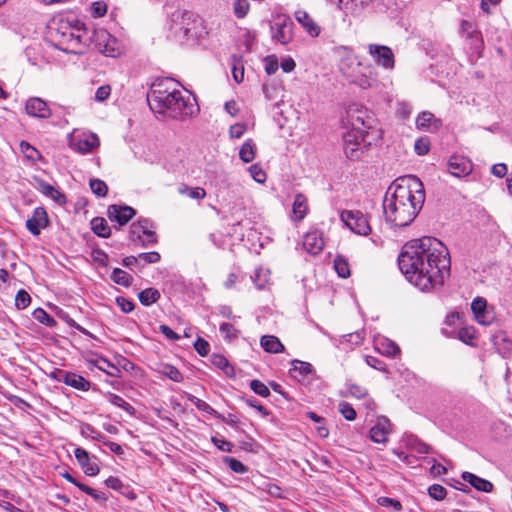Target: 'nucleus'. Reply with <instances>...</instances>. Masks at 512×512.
<instances>
[{"mask_svg": "<svg viewBox=\"0 0 512 512\" xmlns=\"http://www.w3.org/2000/svg\"><path fill=\"white\" fill-rule=\"evenodd\" d=\"M398 266L406 279L424 292L444 285L450 275L447 247L438 239L423 237L408 242L398 256Z\"/></svg>", "mask_w": 512, "mask_h": 512, "instance_id": "1", "label": "nucleus"}, {"mask_svg": "<svg viewBox=\"0 0 512 512\" xmlns=\"http://www.w3.org/2000/svg\"><path fill=\"white\" fill-rule=\"evenodd\" d=\"M425 201V191L421 180L414 175H406L394 180L388 187L383 211L386 222L394 227L410 225Z\"/></svg>", "mask_w": 512, "mask_h": 512, "instance_id": "2", "label": "nucleus"}, {"mask_svg": "<svg viewBox=\"0 0 512 512\" xmlns=\"http://www.w3.org/2000/svg\"><path fill=\"white\" fill-rule=\"evenodd\" d=\"M147 101L154 114L174 120H184L197 110L195 98L181 91L178 82L171 78L156 79Z\"/></svg>", "mask_w": 512, "mask_h": 512, "instance_id": "3", "label": "nucleus"}, {"mask_svg": "<svg viewBox=\"0 0 512 512\" xmlns=\"http://www.w3.org/2000/svg\"><path fill=\"white\" fill-rule=\"evenodd\" d=\"M169 31L181 44L194 43L207 34L203 19L191 12L176 10L170 16Z\"/></svg>", "mask_w": 512, "mask_h": 512, "instance_id": "4", "label": "nucleus"}, {"mask_svg": "<svg viewBox=\"0 0 512 512\" xmlns=\"http://www.w3.org/2000/svg\"><path fill=\"white\" fill-rule=\"evenodd\" d=\"M49 36L53 45L70 54H82L85 51V42L79 29L70 26L67 21H59L49 26Z\"/></svg>", "mask_w": 512, "mask_h": 512, "instance_id": "5", "label": "nucleus"}, {"mask_svg": "<svg viewBox=\"0 0 512 512\" xmlns=\"http://www.w3.org/2000/svg\"><path fill=\"white\" fill-rule=\"evenodd\" d=\"M341 221L352 232L366 236L371 232V226L367 217L361 211L344 210L340 214Z\"/></svg>", "mask_w": 512, "mask_h": 512, "instance_id": "6", "label": "nucleus"}, {"mask_svg": "<svg viewBox=\"0 0 512 512\" xmlns=\"http://www.w3.org/2000/svg\"><path fill=\"white\" fill-rule=\"evenodd\" d=\"M374 122V117L365 108L355 106L347 110V123L351 129L360 130L369 135V130L373 128Z\"/></svg>", "mask_w": 512, "mask_h": 512, "instance_id": "7", "label": "nucleus"}, {"mask_svg": "<svg viewBox=\"0 0 512 512\" xmlns=\"http://www.w3.org/2000/svg\"><path fill=\"white\" fill-rule=\"evenodd\" d=\"M368 53L377 65L382 66L385 69L394 68V53L390 47L379 44H369Z\"/></svg>", "mask_w": 512, "mask_h": 512, "instance_id": "8", "label": "nucleus"}, {"mask_svg": "<svg viewBox=\"0 0 512 512\" xmlns=\"http://www.w3.org/2000/svg\"><path fill=\"white\" fill-rule=\"evenodd\" d=\"M53 377L58 381L68 386H71L77 390L88 391L90 389V382L83 376L78 375L74 372H68L64 370H56L53 373Z\"/></svg>", "mask_w": 512, "mask_h": 512, "instance_id": "9", "label": "nucleus"}, {"mask_svg": "<svg viewBox=\"0 0 512 512\" xmlns=\"http://www.w3.org/2000/svg\"><path fill=\"white\" fill-rule=\"evenodd\" d=\"M48 225L49 218L44 207H36L25 224L27 230L34 236H38Z\"/></svg>", "mask_w": 512, "mask_h": 512, "instance_id": "10", "label": "nucleus"}, {"mask_svg": "<svg viewBox=\"0 0 512 512\" xmlns=\"http://www.w3.org/2000/svg\"><path fill=\"white\" fill-rule=\"evenodd\" d=\"M293 22L289 18H278L271 26L272 38L285 45L292 40Z\"/></svg>", "mask_w": 512, "mask_h": 512, "instance_id": "11", "label": "nucleus"}, {"mask_svg": "<svg viewBox=\"0 0 512 512\" xmlns=\"http://www.w3.org/2000/svg\"><path fill=\"white\" fill-rule=\"evenodd\" d=\"M447 170L455 177H466L472 172V163L464 156L453 155L447 162Z\"/></svg>", "mask_w": 512, "mask_h": 512, "instance_id": "12", "label": "nucleus"}, {"mask_svg": "<svg viewBox=\"0 0 512 512\" xmlns=\"http://www.w3.org/2000/svg\"><path fill=\"white\" fill-rule=\"evenodd\" d=\"M74 455L78 464L87 476L98 475L100 469L96 462L97 458L95 456H90V454L81 447H77L74 450Z\"/></svg>", "mask_w": 512, "mask_h": 512, "instance_id": "13", "label": "nucleus"}, {"mask_svg": "<svg viewBox=\"0 0 512 512\" xmlns=\"http://www.w3.org/2000/svg\"><path fill=\"white\" fill-rule=\"evenodd\" d=\"M136 214L134 208L126 205H110L107 209V216L112 222L120 226L127 224Z\"/></svg>", "mask_w": 512, "mask_h": 512, "instance_id": "14", "label": "nucleus"}, {"mask_svg": "<svg viewBox=\"0 0 512 512\" xmlns=\"http://www.w3.org/2000/svg\"><path fill=\"white\" fill-rule=\"evenodd\" d=\"M25 109L28 115L40 119H47L52 114L47 102L39 97H30L26 101Z\"/></svg>", "mask_w": 512, "mask_h": 512, "instance_id": "15", "label": "nucleus"}, {"mask_svg": "<svg viewBox=\"0 0 512 512\" xmlns=\"http://www.w3.org/2000/svg\"><path fill=\"white\" fill-rule=\"evenodd\" d=\"M391 432V424L388 418L378 417L376 423L370 429V438L375 443H386Z\"/></svg>", "mask_w": 512, "mask_h": 512, "instance_id": "16", "label": "nucleus"}, {"mask_svg": "<svg viewBox=\"0 0 512 512\" xmlns=\"http://www.w3.org/2000/svg\"><path fill=\"white\" fill-rule=\"evenodd\" d=\"M303 247L312 255L319 254L324 247L323 232L312 230L306 233L303 239Z\"/></svg>", "mask_w": 512, "mask_h": 512, "instance_id": "17", "label": "nucleus"}, {"mask_svg": "<svg viewBox=\"0 0 512 512\" xmlns=\"http://www.w3.org/2000/svg\"><path fill=\"white\" fill-rule=\"evenodd\" d=\"M341 70L351 83L363 89L371 88L376 83V78L372 76L371 72H369V74L354 70L350 72L344 67H341Z\"/></svg>", "mask_w": 512, "mask_h": 512, "instance_id": "18", "label": "nucleus"}, {"mask_svg": "<svg viewBox=\"0 0 512 512\" xmlns=\"http://www.w3.org/2000/svg\"><path fill=\"white\" fill-rule=\"evenodd\" d=\"M71 146L74 150L81 154H87L92 152L96 147L99 146V138L96 134H87L73 140Z\"/></svg>", "mask_w": 512, "mask_h": 512, "instance_id": "19", "label": "nucleus"}, {"mask_svg": "<svg viewBox=\"0 0 512 512\" xmlns=\"http://www.w3.org/2000/svg\"><path fill=\"white\" fill-rule=\"evenodd\" d=\"M295 19L311 37H317L321 33V27L306 11H295Z\"/></svg>", "mask_w": 512, "mask_h": 512, "instance_id": "20", "label": "nucleus"}, {"mask_svg": "<svg viewBox=\"0 0 512 512\" xmlns=\"http://www.w3.org/2000/svg\"><path fill=\"white\" fill-rule=\"evenodd\" d=\"M471 309L479 324L489 325L492 322V316L487 312V302L484 298L474 299L471 304Z\"/></svg>", "mask_w": 512, "mask_h": 512, "instance_id": "21", "label": "nucleus"}, {"mask_svg": "<svg viewBox=\"0 0 512 512\" xmlns=\"http://www.w3.org/2000/svg\"><path fill=\"white\" fill-rule=\"evenodd\" d=\"M441 125V121L428 111L420 113L416 119V127L420 130L437 131Z\"/></svg>", "mask_w": 512, "mask_h": 512, "instance_id": "22", "label": "nucleus"}, {"mask_svg": "<svg viewBox=\"0 0 512 512\" xmlns=\"http://www.w3.org/2000/svg\"><path fill=\"white\" fill-rule=\"evenodd\" d=\"M462 479L466 482H468L471 486H473L476 490L482 491V492H491L493 490V484L479 476H476L473 473L470 472H464L462 474Z\"/></svg>", "mask_w": 512, "mask_h": 512, "instance_id": "23", "label": "nucleus"}, {"mask_svg": "<svg viewBox=\"0 0 512 512\" xmlns=\"http://www.w3.org/2000/svg\"><path fill=\"white\" fill-rule=\"evenodd\" d=\"M152 227L153 223L151 220L147 218H140L130 226V240L134 243H139L143 233L146 232L148 228Z\"/></svg>", "mask_w": 512, "mask_h": 512, "instance_id": "24", "label": "nucleus"}, {"mask_svg": "<svg viewBox=\"0 0 512 512\" xmlns=\"http://www.w3.org/2000/svg\"><path fill=\"white\" fill-rule=\"evenodd\" d=\"M260 345L265 352L277 354L284 351V345L279 338L273 335H264L261 337Z\"/></svg>", "mask_w": 512, "mask_h": 512, "instance_id": "25", "label": "nucleus"}, {"mask_svg": "<svg viewBox=\"0 0 512 512\" xmlns=\"http://www.w3.org/2000/svg\"><path fill=\"white\" fill-rule=\"evenodd\" d=\"M376 349L383 355L394 357L400 353L399 346L392 340L382 337L375 341Z\"/></svg>", "mask_w": 512, "mask_h": 512, "instance_id": "26", "label": "nucleus"}, {"mask_svg": "<svg viewBox=\"0 0 512 512\" xmlns=\"http://www.w3.org/2000/svg\"><path fill=\"white\" fill-rule=\"evenodd\" d=\"M405 445L420 454H428L432 452V448L426 443L422 442L416 436L408 435L404 438Z\"/></svg>", "mask_w": 512, "mask_h": 512, "instance_id": "27", "label": "nucleus"}, {"mask_svg": "<svg viewBox=\"0 0 512 512\" xmlns=\"http://www.w3.org/2000/svg\"><path fill=\"white\" fill-rule=\"evenodd\" d=\"M92 231L102 238H108L111 235V228L107 221L102 217H95L91 221Z\"/></svg>", "mask_w": 512, "mask_h": 512, "instance_id": "28", "label": "nucleus"}, {"mask_svg": "<svg viewBox=\"0 0 512 512\" xmlns=\"http://www.w3.org/2000/svg\"><path fill=\"white\" fill-rule=\"evenodd\" d=\"M107 399L112 405L123 409L130 416L133 417L136 415V409L130 403L125 401L121 396L112 392H108Z\"/></svg>", "mask_w": 512, "mask_h": 512, "instance_id": "29", "label": "nucleus"}, {"mask_svg": "<svg viewBox=\"0 0 512 512\" xmlns=\"http://www.w3.org/2000/svg\"><path fill=\"white\" fill-rule=\"evenodd\" d=\"M256 155V145L252 139H247L239 151L240 159L245 163H250Z\"/></svg>", "mask_w": 512, "mask_h": 512, "instance_id": "30", "label": "nucleus"}, {"mask_svg": "<svg viewBox=\"0 0 512 512\" xmlns=\"http://www.w3.org/2000/svg\"><path fill=\"white\" fill-rule=\"evenodd\" d=\"M364 147L365 143H352L349 139L347 142H343L344 153L351 160L358 159L363 153Z\"/></svg>", "mask_w": 512, "mask_h": 512, "instance_id": "31", "label": "nucleus"}, {"mask_svg": "<svg viewBox=\"0 0 512 512\" xmlns=\"http://www.w3.org/2000/svg\"><path fill=\"white\" fill-rule=\"evenodd\" d=\"M138 298L142 305L150 306L159 300L160 292L155 288H147L139 292Z\"/></svg>", "mask_w": 512, "mask_h": 512, "instance_id": "32", "label": "nucleus"}, {"mask_svg": "<svg viewBox=\"0 0 512 512\" xmlns=\"http://www.w3.org/2000/svg\"><path fill=\"white\" fill-rule=\"evenodd\" d=\"M460 33L465 40L475 38L476 43H478V45L480 44V31H478L471 22L462 20Z\"/></svg>", "mask_w": 512, "mask_h": 512, "instance_id": "33", "label": "nucleus"}, {"mask_svg": "<svg viewBox=\"0 0 512 512\" xmlns=\"http://www.w3.org/2000/svg\"><path fill=\"white\" fill-rule=\"evenodd\" d=\"M256 288L262 290L269 281V271L263 268H256L254 274L250 276Z\"/></svg>", "mask_w": 512, "mask_h": 512, "instance_id": "34", "label": "nucleus"}, {"mask_svg": "<svg viewBox=\"0 0 512 512\" xmlns=\"http://www.w3.org/2000/svg\"><path fill=\"white\" fill-rule=\"evenodd\" d=\"M307 212L306 199L303 195L297 194L293 202V213L297 220H302Z\"/></svg>", "mask_w": 512, "mask_h": 512, "instance_id": "35", "label": "nucleus"}, {"mask_svg": "<svg viewBox=\"0 0 512 512\" xmlns=\"http://www.w3.org/2000/svg\"><path fill=\"white\" fill-rule=\"evenodd\" d=\"M111 279L114 283L124 287H129L133 281L132 276L120 268H115L113 270Z\"/></svg>", "mask_w": 512, "mask_h": 512, "instance_id": "36", "label": "nucleus"}, {"mask_svg": "<svg viewBox=\"0 0 512 512\" xmlns=\"http://www.w3.org/2000/svg\"><path fill=\"white\" fill-rule=\"evenodd\" d=\"M159 372L177 383H180L184 380L183 374L175 366L170 364L161 365Z\"/></svg>", "mask_w": 512, "mask_h": 512, "instance_id": "37", "label": "nucleus"}, {"mask_svg": "<svg viewBox=\"0 0 512 512\" xmlns=\"http://www.w3.org/2000/svg\"><path fill=\"white\" fill-rule=\"evenodd\" d=\"M292 365L293 368L290 369V373L295 378L297 377L296 373H298L301 376H306L314 371L313 366L308 362L293 360Z\"/></svg>", "mask_w": 512, "mask_h": 512, "instance_id": "38", "label": "nucleus"}, {"mask_svg": "<svg viewBox=\"0 0 512 512\" xmlns=\"http://www.w3.org/2000/svg\"><path fill=\"white\" fill-rule=\"evenodd\" d=\"M331 3L337 4L340 9L354 10L358 7L368 5L372 0H328Z\"/></svg>", "mask_w": 512, "mask_h": 512, "instance_id": "39", "label": "nucleus"}, {"mask_svg": "<svg viewBox=\"0 0 512 512\" xmlns=\"http://www.w3.org/2000/svg\"><path fill=\"white\" fill-rule=\"evenodd\" d=\"M369 137L368 134H365L364 132H361L360 130H354V129H348L344 134H343V142H347L348 138H350V142L352 143H368L370 144L369 141H367V138Z\"/></svg>", "mask_w": 512, "mask_h": 512, "instance_id": "40", "label": "nucleus"}, {"mask_svg": "<svg viewBox=\"0 0 512 512\" xmlns=\"http://www.w3.org/2000/svg\"><path fill=\"white\" fill-rule=\"evenodd\" d=\"M33 317L47 327H55L57 324V321L40 307L33 311Z\"/></svg>", "mask_w": 512, "mask_h": 512, "instance_id": "41", "label": "nucleus"}, {"mask_svg": "<svg viewBox=\"0 0 512 512\" xmlns=\"http://www.w3.org/2000/svg\"><path fill=\"white\" fill-rule=\"evenodd\" d=\"M20 149L24 156L32 162H36L41 159L40 152L28 142L22 141L20 143Z\"/></svg>", "mask_w": 512, "mask_h": 512, "instance_id": "42", "label": "nucleus"}, {"mask_svg": "<svg viewBox=\"0 0 512 512\" xmlns=\"http://www.w3.org/2000/svg\"><path fill=\"white\" fill-rule=\"evenodd\" d=\"M80 433L83 437L91 438L97 441H103L104 439V436L89 423H83L81 425Z\"/></svg>", "mask_w": 512, "mask_h": 512, "instance_id": "43", "label": "nucleus"}, {"mask_svg": "<svg viewBox=\"0 0 512 512\" xmlns=\"http://www.w3.org/2000/svg\"><path fill=\"white\" fill-rule=\"evenodd\" d=\"M250 9V3L248 0H235L233 3V13L234 15L242 19L244 18Z\"/></svg>", "mask_w": 512, "mask_h": 512, "instance_id": "44", "label": "nucleus"}, {"mask_svg": "<svg viewBox=\"0 0 512 512\" xmlns=\"http://www.w3.org/2000/svg\"><path fill=\"white\" fill-rule=\"evenodd\" d=\"M224 462L235 473L245 474L248 471V467L234 457H225Z\"/></svg>", "mask_w": 512, "mask_h": 512, "instance_id": "45", "label": "nucleus"}, {"mask_svg": "<svg viewBox=\"0 0 512 512\" xmlns=\"http://www.w3.org/2000/svg\"><path fill=\"white\" fill-rule=\"evenodd\" d=\"M90 188L91 191L98 197H104L108 192L106 183L100 179L90 180Z\"/></svg>", "mask_w": 512, "mask_h": 512, "instance_id": "46", "label": "nucleus"}, {"mask_svg": "<svg viewBox=\"0 0 512 512\" xmlns=\"http://www.w3.org/2000/svg\"><path fill=\"white\" fill-rule=\"evenodd\" d=\"M334 268L341 278H347L350 275L349 265L347 261L341 257L334 260Z\"/></svg>", "mask_w": 512, "mask_h": 512, "instance_id": "47", "label": "nucleus"}, {"mask_svg": "<svg viewBox=\"0 0 512 512\" xmlns=\"http://www.w3.org/2000/svg\"><path fill=\"white\" fill-rule=\"evenodd\" d=\"M31 303L29 293L23 289L19 290L15 297V305L18 309H25Z\"/></svg>", "mask_w": 512, "mask_h": 512, "instance_id": "48", "label": "nucleus"}, {"mask_svg": "<svg viewBox=\"0 0 512 512\" xmlns=\"http://www.w3.org/2000/svg\"><path fill=\"white\" fill-rule=\"evenodd\" d=\"M339 412L342 414V416L348 420V421H353L356 419V411L355 409L352 407V405H350L349 403L347 402H340L339 405Z\"/></svg>", "mask_w": 512, "mask_h": 512, "instance_id": "49", "label": "nucleus"}, {"mask_svg": "<svg viewBox=\"0 0 512 512\" xmlns=\"http://www.w3.org/2000/svg\"><path fill=\"white\" fill-rule=\"evenodd\" d=\"M250 388L254 393L262 397H268L270 395L268 387L258 379H254L250 382Z\"/></svg>", "mask_w": 512, "mask_h": 512, "instance_id": "50", "label": "nucleus"}, {"mask_svg": "<svg viewBox=\"0 0 512 512\" xmlns=\"http://www.w3.org/2000/svg\"><path fill=\"white\" fill-rule=\"evenodd\" d=\"M220 333L227 340L236 339L238 337V330L230 323H222L220 325Z\"/></svg>", "mask_w": 512, "mask_h": 512, "instance_id": "51", "label": "nucleus"}, {"mask_svg": "<svg viewBox=\"0 0 512 512\" xmlns=\"http://www.w3.org/2000/svg\"><path fill=\"white\" fill-rule=\"evenodd\" d=\"M428 494L431 498L439 501L445 498L447 491L442 485L433 484L428 488Z\"/></svg>", "mask_w": 512, "mask_h": 512, "instance_id": "52", "label": "nucleus"}, {"mask_svg": "<svg viewBox=\"0 0 512 512\" xmlns=\"http://www.w3.org/2000/svg\"><path fill=\"white\" fill-rule=\"evenodd\" d=\"M249 172L256 182L264 183L266 181V173L259 164L251 165L249 168Z\"/></svg>", "mask_w": 512, "mask_h": 512, "instance_id": "53", "label": "nucleus"}, {"mask_svg": "<svg viewBox=\"0 0 512 512\" xmlns=\"http://www.w3.org/2000/svg\"><path fill=\"white\" fill-rule=\"evenodd\" d=\"M212 363L221 370H224L227 375H230L229 369L232 371V367L229 364V361L223 356L216 354L212 358Z\"/></svg>", "mask_w": 512, "mask_h": 512, "instance_id": "54", "label": "nucleus"}, {"mask_svg": "<svg viewBox=\"0 0 512 512\" xmlns=\"http://www.w3.org/2000/svg\"><path fill=\"white\" fill-rule=\"evenodd\" d=\"M414 149L418 155H420V156L426 155L430 150L429 139L426 137L419 138L415 142Z\"/></svg>", "mask_w": 512, "mask_h": 512, "instance_id": "55", "label": "nucleus"}, {"mask_svg": "<svg viewBox=\"0 0 512 512\" xmlns=\"http://www.w3.org/2000/svg\"><path fill=\"white\" fill-rule=\"evenodd\" d=\"M80 490L91 496L97 502H106L107 497L104 493L98 492L97 490L89 487L88 485H81Z\"/></svg>", "mask_w": 512, "mask_h": 512, "instance_id": "56", "label": "nucleus"}, {"mask_svg": "<svg viewBox=\"0 0 512 512\" xmlns=\"http://www.w3.org/2000/svg\"><path fill=\"white\" fill-rule=\"evenodd\" d=\"M157 243V236L154 231L151 230V228H148L146 232L143 233V236L139 242L141 246L148 247L152 246Z\"/></svg>", "mask_w": 512, "mask_h": 512, "instance_id": "57", "label": "nucleus"}, {"mask_svg": "<svg viewBox=\"0 0 512 512\" xmlns=\"http://www.w3.org/2000/svg\"><path fill=\"white\" fill-rule=\"evenodd\" d=\"M195 399H196V401L194 403H195V406L197 407V409H199L200 411L206 412L216 418H219V413L211 405H209L207 402H205L204 400H201L199 398H195Z\"/></svg>", "mask_w": 512, "mask_h": 512, "instance_id": "58", "label": "nucleus"}, {"mask_svg": "<svg viewBox=\"0 0 512 512\" xmlns=\"http://www.w3.org/2000/svg\"><path fill=\"white\" fill-rule=\"evenodd\" d=\"M160 258V254L156 251L140 253L138 255V260H141L147 264L157 263L160 261Z\"/></svg>", "mask_w": 512, "mask_h": 512, "instance_id": "59", "label": "nucleus"}, {"mask_svg": "<svg viewBox=\"0 0 512 512\" xmlns=\"http://www.w3.org/2000/svg\"><path fill=\"white\" fill-rule=\"evenodd\" d=\"M247 126L244 123H236L229 129V135L231 138L239 139L246 132Z\"/></svg>", "mask_w": 512, "mask_h": 512, "instance_id": "60", "label": "nucleus"}, {"mask_svg": "<svg viewBox=\"0 0 512 512\" xmlns=\"http://www.w3.org/2000/svg\"><path fill=\"white\" fill-rule=\"evenodd\" d=\"M211 441L221 451L231 452L234 445L224 438L212 437Z\"/></svg>", "mask_w": 512, "mask_h": 512, "instance_id": "61", "label": "nucleus"}, {"mask_svg": "<svg viewBox=\"0 0 512 512\" xmlns=\"http://www.w3.org/2000/svg\"><path fill=\"white\" fill-rule=\"evenodd\" d=\"M194 348L198 352V354L201 356H206L210 351L209 343L202 338H198L195 341Z\"/></svg>", "mask_w": 512, "mask_h": 512, "instance_id": "62", "label": "nucleus"}, {"mask_svg": "<svg viewBox=\"0 0 512 512\" xmlns=\"http://www.w3.org/2000/svg\"><path fill=\"white\" fill-rule=\"evenodd\" d=\"M116 303L124 313H130L134 309V303L125 297H117Z\"/></svg>", "mask_w": 512, "mask_h": 512, "instance_id": "63", "label": "nucleus"}, {"mask_svg": "<svg viewBox=\"0 0 512 512\" xmlns=\"http://www.w3.org/2000/svg\"><path fill=\"white\" fill-rule=\"evenodd\" d=\"M110 93H111L110 86L102 85L97 89V91L95 93V100L98 102H103L110 96Z\"/></svg>", "mask_w": 512, "mask_h": 512, "instance_id": "64", "label": "nucleus"}]
</instances>
